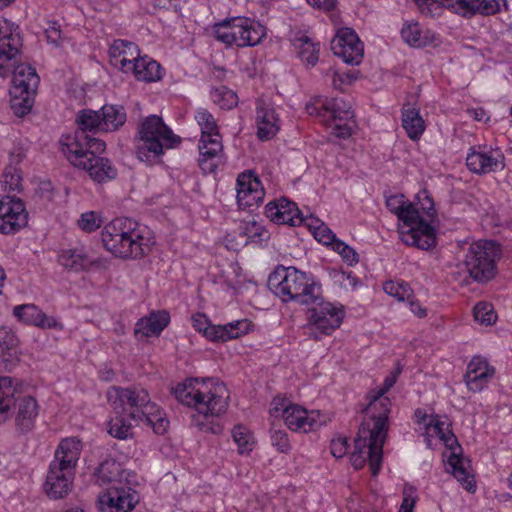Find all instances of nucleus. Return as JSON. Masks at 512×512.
I'll return each instance as SVG.
<instances>
[{
  "mask_svg": "<svg viewBox=\"0 0 512 512\" xmlns=\"http://www.w3.org/2000/svg\"><path fill=\"white\" fill-rule=\"evenodd\" d=\"M180 142L181 138L160 116L150 115L138 125L135 154L140 161L153 165L160 161L166 149L175 148Z\"/></svg>",
  "mask_w": 512,
  "mask_h": 512,
  "instance_id": "obj_8",
  "label": "nucleus"
},
{
  "mask_svg": "<svg viewBox=\"0 0 512 512\" xmlns=\"http://www.w3.org/2000/svg\"><path fill=\"white\" fill-rule=\"evenodd\" d=\"M308 325L323 335H330L338 329L344 319L342 305L326 301L320 292V299L309 304Z\"/></svg>",
  "mask_w": 512,
  "mask_h": 512,
  "instance_id": "obj_15",
  "label": "nucleus"
},
{
  "mask_svg": "<svg viewBox=\"0 0 512 512\" xmlns=\"http://www.w3.org/2000/svg\"><path fill=\"white\" fill-rule=\"evenodd\" d=\"M318 412H308L302 406L294 404L289 409H286L285 418L283 419L287 427L292 431L308 432L317 429L323 422L319 420Z\"/></svg>",
  "mask_w": 512,
  "mask_h": 512,
  "instance_id": "obj_26",
  "label": "nucleus"
},
{
  "mask_svg": "<svg viewBox=\"0 0 512 512\" xmlns=\"http://www.w3.org/2000/svg\"><path fill=\"white\" fill-rule=\"evenodd\" d=\"M385 412L378 417L370 427L369 423H362L355 438V448L350 457L355 469L364 467L369 460L371 474L378 475L381 469L383 445L386 439L388 426Z\"/></svg>",
  "mask_w": 512,
  "mask_h": 512,
  "instance_id": "obj_9",
  "label": "nucleus"
},
{
  "mask_svg": "<svg viewBox=\"0 0 512 512\" xmlns=\"http://www.w3.org/2000/svg\"><path fill=\"white\" fill-rule=\"evenodd\" d=\"M109 55L111 64L124 73L130 72L131 66L140 56L135 43L122 39L114 40L110 46Z\"/></svg>",
  "mask_w": 512,
  "mask_h": 512,
  "instance_id": "obj_25",
  "label": "nucleus"
},
{
  "mask_svg": "<svg viewBox=\"0 0 512 512\" xmlns=\"http://www.w3.org/2000/svg\"><path fill=\"white\" fill-rule=\"evenodd\" d=\"M294 45L298 48V55L307 65L314 66L319 59L320 44L315 43L307 35H300L294 39Z\"/></svg>",
  "mask_w": 512,
  "mask_h": 512,
  "instance_id": "obj_39",
  "label": "nucleus"
},
{
  "mask_svg": "<svg viewBox=\"0 0 512 512\" xmlns=\"http://www.w3.org/2000/svg\"><path fill=\"white\" fill-rule=\"evenodd\" d=\"M416 198L420 205V209L429 218V222L427 223L433 226L434 219L436 218V210L434 208L433 199L429 196L426 190L420 191Z\"/></svg>",
  "mask_w": 512,
  "mask_h": 512,
  "instance_id": "obj_50",
  "label": "nucleus"
},
{
  "mask_svg": "<svg viewBox=\"0 0 512 512\" xmlns=\"http://www.w3.org/2000/svg\"><path fill=\"white\" fill-rule=\"evenodd\" d=\"M81 450L82 443L76 437L65 438L60 442L44 483V491L49 498L61 499L70 492Z\"/></svg>",
  "mask_w": 512,
  "mask_h": 512,
  "instance_id": "obj_7",
  "label": "nucleus"
},
{
  "mask_svg": "<svg viewBox=\"0 0 512 512\" xmlns=\"http://www.w3.org/2000/svg\"><path fill=\"white\" fill-rule=\"evenodd\" d=\"M422 4H439L463 16L492 15L500 10L501 0H415Z\"/></svg>",
  "mask_w": 512,
  "mask_h": 512,
  "instance_id": "obj_20",
  "label": "nucleus"
},
{
  "mask_svg": "<svg viewBox=\"0 0 512 512\" xmlns=\"http://www.w3.org/2000/svg\"><path fill=\"white\" fill-rule=\"evenodd\" d=\"M18 29L9 20L0 19V77H5L13 67L11 108L17 116H24L33 106V95L39 84V76L29 64L16 65L15 57L22 46Z\"/></svg>",
  "mask_w": 512,
  "mask_h": 512,
  "instance_id": "obj_1",
  "label": "nucleus"
},
{
  "mask_svg": "<svg viewBox=\"0 0 512 512\" xmlns=\"http://www.w3.org/2000/svg\"><path fill=\"white\" fill-rule=\"evenodd\" d=\"M109 434L120 440L133 437L132 424L122 415H117L109 421Z\"/></svg>",
  "mask_w": 512,
  "mask_h": 512,
  "instance_id": "obj_44",
  "label": "nucleus"
},
{
  "mask_svg": "<svg viewBox=\"0 0 512 512\" xmlns=\"http://www.w3.org/2000/svg\"><path fill=\"white\" fill-rule=\"evenodd\" d=\"M386 207L402 222L398 232L403 243L421 250L437 245L435 227L420 216L419 210L403 194L389 196Z\"/></svg>",
  "mask_w": 512,
  "mask_h": 512,
  "instance_id": "obj_5",
  "label": "nucleus"
},
{
  "mask_svg": "<svg viewBox=\"0 0 512 512\" xmlns=\"http://www.w3.org/2000/svg\"><path fill=\"white\" fill-rule=\"evenodd\" d=\"M293 405L294 404L291 403L290 401H288L286 399H283V398L277 397V398L273 399L271 412L275 416L281 414L282 418L284 419L285 418L286 409H289Z\"/></svg>",
  "mask_w": 512,
  "mask_h": 512,
  "instance_id": "obj_57",
  "label": "nucleus"
},
{
  "mask_svg": "<svg viewBox=\"0 0 512 512\" xmlns=\"http://www.w3.org/2000/svg\"><path fill=\"white\" fill-rule=\"evenodd\" d=\"M138 502L136 492L126 486L113 485L98 497L100 512H131Z\"/></svg>",
  "mask_w": 512,
  "mask_h": 512,
  "instance_id": "obj_19",
  "label": "nucleus"
},
{
  "mask_svg": "<svg viewBox=\"0 0 512 512\" xmlns=\"http://www.w3.org/2000/svg\"><path fill=\"white\" fill-rule=\"evenodd\" d=\"M315 222L317 225L312 223L308 224V226L313 229V235L315 239L320 243L331 246L333 248L335 242H337L339 239L336 238V235L333 233V231L324 223H319L318 220H315Z\"/></svg>",
  "mask_w": 512,
  "mask_h": 512,
  "instance_id": "obj_47",
  "label": "nucleus"
},
{
  "mask_svg": "<svg viewBox=\"0 0 512 512\" xmlns=\"http://www.w3.org/2000/svg\"><path fill=\"white\" fill-rule=\"evenodd\" d=\"M16 388L11 377H0V423L7 420L11 407L15 404Z\"/></svg>",
  "mask_w": 512,
  "mask_h": 512,
  "instance_id": "obj_38",
  "label": "nucleus"
},
{
  "mask_svg": "<svg viewBox=\"0 0 512 512\" xmlns=\"http://www.w3.org/2000/svg\"><path fill=\"white\" fill-rule=\"evenodd\" d=\"M104 248L116 257L141 258L154 244L151 231L129 218H115L101 233Z\"/></svg>",
  "mask_w": 512,
  "mask_h": 512,
  "instance_id": "obj_3",
  "label": "nucleus"
},
{
  "mask_svg": "<svg viewBox=\"0 0 512 512\" xmlns=\"http://www.w3.org/2000/svg\"><path fill=\"white\" fill-rule=\"evenodd\" d=\"M76 123L78 125L77 131L84 133L102 131V116L101 111H94L91 109L81 110L77 114Z\"/></svg>",
  "mask_w": 512,
  "mask_h": 512,
  "instance_id": "obj_41",
  "label": "nucleus"
},
{
  "mask_svg": "<svg viewBox=\"0 0 512 512\" xmlns=\"http://www.w3.org/2000/svg\"><path fill=\"white\" fill-rule=\"evenodd\" d=\"M13 314L22 322L40 328H55L58 326V322L54 318L48 317L34 304L15 306Z\"/></svg>",
  "mask_w": 512,
  "mask_h": 512,
  "instance_id": "obj_31",
  "label": "nucleus"
},
{
  "mask_svg": "<svg viewBox=\"0 0 512 512\" xmlns=\"http://www.w3.org/2000/svg\"><path fill=\"white\" fill-rule=\"evenodd\" d=\"M268 285L283 302H294L304 306L319 300L322 291L321 284L312 274L293 266H278L270 274Z\"/></svg>",
  "mask_w": 512,
  "mask_h": 512,
  "instance_id": "obj_6",
  "label": "nucleus"
},
{
  "mask_svg": "<svg viewBox=\"0 0 512 512\" xmlns=\"http://www.w3.org/2000/svg\"><path fill=\"white\" fill-rule=\"evenodd\" d=\"M271 444L281 453H288L291 449L288 434L284 430L272 429L271 430Z\"/></svg>",
  "mask_w": 512,
  "mask_h": 512,
  "instance_id": "obj_51",
  "label": "nucleus"
},
{
  "mask_svg": "<svg viewBox=\"0 0 512 512\" xmlns=\"http://www.w3.org/2000/svg\"><path fill=\"white\" fill-rule=\"evenodd\" d=\"M82 162H84V164L74 166L86 170L89 176L98 183L112 180L117 175L116 168L107 158L90 156L89 159H85Z\"/></svg>",
  "mask_w": 512,
  "mask_h": 512,
  "instance_id": "obj_30",
  "label": "nucleus"
},
{
  "mask_svg": "<svg viewBox=\"0 0 512 512\" xmlns=\"http://www.w3.org/2000/svg\"><path fill=\"white\" fill-rule=\"evenodd\" d=\"M177 400L205 416H219L228 408L229 391L215 379L189 378L174 389Z\"/></svg>",
  "mask_w": 512,
  "mask_h": 512,
  "instance_id": "obj_4",
  "label": "nucleus"
},
{
  "mask_svg": "<svg viewBox=\"0 0 512 512\" xmlns=\"http://www.w3.org/2000/svg\"><path fill=\"white\" fill-rule=\"evenodd\" d=\"M415 506V499L409 496L404 497L400 506L399 512H413Z\"/></svg>",
  "mask_w": 512,
  "mask_h": 512,
  "instance_id": "obj_64",
  "label": "nucleus"
},
{
  "mask_svg": "<svg viewBox=\"0 0 512 512\" xmlns=\"http://www.w3.org/2000/svg\"><path fill=\"white\" fill-rule=\"evenodd\" d=\"M402 127L411 140H418L425 130V123L415 108H403Z\"/></svg>",
  "mask_w": 512,
  "mask_h": 512,
  "instance_id": "obj_37",
  "label": "nucleus"
},
{
  "mask_svg": "<svg viewBox=\"0 0 512 512\" xmlns=\"http://www.w3.org/2000/svg\"><path fill=\"white\" fill-rule=\"evenodd\" d=\"M332 86L335 89H341L344 83H351L355 78L351 74H339L331 70Z\"/></svg>",
  "mask_w": 512,
  "mask_h": 512,
  "instance_id": "obj_59",
  "label": "nucleus"
},
{
  "mask_svg": "<svg viewBox=\"0 0 512 512\" xmlns=\"http://www.w3.org/2000/svg\"><path fill=\"white\" fill-rule=\"evenodd\" d=\"M199 167L204 173H214L224 161L223 143L220 133L201 135L199 143Z\"/></svg>",
  "mask_w": 512,
  "mask_h": 512,
  "instance_id": "obj_21",
  "label": "nucleus"
},
{
  "mask_svg": "<svg viewBox=\"0 0 512 512\" xmlns=\"http://www.w3.org/2000/svg\"><path fill=\"white\" fill-rule=\"evenodd\" d=\"M309 115L320 117L325 124L334 123V134L346 139L351 136L354 111L350 102L342 97H314L305 107Z\"/></svg>",
  "mask_w": 512,
  "mask_h": 512,
  "instance_id": "obj_10",
  "label": "nucleus"
},
{
  "mask_svg": "<svg viewBox=\"0 0 512 512\" xmlns=\"http://www.w3.org/2000/svg\"><path fill=\"white\" fill-rule=\"evenodd\" d=\"M265 215L271 222L277 225L299 226L305 221L296 204L284 197L267 203Z\"/></svg>",
  "mask_w": 512,
  "mask_h": 512,
  "instance_id": "obj_22",
  "label": "nucleus"
},
{
  "mask_svg": "<svg viewBox=\"0 0 512 512\" xmlns=\"http://www.w3.org/2000/svg\"><path fill=\"white\" fill-rule=\"evenodd\" d=\"M495 369L482 357H473L468 363L464 381L472 392H480L494 376Z\"/></svg>",
  "mask_w": 512,
  "mask_h": 512,
  "instance_id": "obj_24",
  "label": "nucleus"
},
{
  "mask_svg": "<svg viewBox=\"0 0 512 512\" xmlns=\"http://www.w3.org/2000/svg\"><path fill=\"white\" fill-rule=\"evenodd\" d=\"M401 373V368H396L391 372L384 380L383 386L378 390L377 394L373 397V400L367 406V412L370 418L375 422L376 419L385 412V416L388 419L390 413L391 402L388 398L383 395L390 390L396 383L398 376Z\"/></svg>",
  "mask_w": 512,
  "mask_h": 512,
  "instance_id": "obj_28",
  "label": "nucleus"
},
{
  "mask_svg": "<svg viewBox=\"0 0 512 512\" xmlns=\"http://www.w3.org/2000/svg\"><path fill=\"white\" fill-rule=\"evenodd\" d=\"M348 440L345 437L333 439L331 442V454L335 458H342L348 450Z\"/></svg>",
  "mask_w": 512,
  "mask_h": 512,
  "instance_id": "obj_55",
  "label": "nucleus"
},
{
  "mask_svg": "<svg viewBox=\"0 0 512 512\" xmlns=\"http://www.w3.org/2000/svg\"><path fill=\"white\" fill-rule=\"evenodd\" d=\"M307 2L314 6L326 11H330L335 8L336 0H307Z\"/></svg>",
  "mask_w": 512,
  "mask_h": 512,
  "instance_id": "obj_62",
  "label": "nucleus"
},
{
  "mask_svg": "<svg viewBox=\"0 0 512 512\" xmlns=\"http://www.w3.org/2000/svg\"><path fill=\"white\" fill-rule=\"evenodd\" d=\"M239 229L240 233L245 235L251 242L262 243L270 239V232L262 224L254 220L242 223Z\"/></svg>",
  "mask_w": 512,
  "mask_h": 512,
  "instance_id": "obj_42",
  "label": "nucleus"
},
{
  "mask_svg": "<svg viewBox=\"0 0 512 512\" xmlns=\"http://www.w3.org/2000/svg\"><path fill=\"white\" fill-rule=\"evenodd\" d=\"M58 263L73 272L87 271L94 261L84 246L63 249L58 254Z\"/></svg>",
  "mask_w": 512,
  "mask_h": 512,
  "instance_id": "obj_29",
  "label": "nucleus"
},
{
  "mask_svg": "<svg viewBox=\"0 0 512 512\" xmlns=\"http://www.w3.org/2000/svg\"><path fill=\"white\" fill-rule=\"evenodd\" d=\"M192 326L198 332L204 333L210 324L209 319L205 314L196 313L191 317Z\"/></svg>",
  "mask_w": 512,
  "mask_h": 512,
  "instance_id": "obj_58",
  "label": "nucleus"
},
{
  "mask_svg": "<svg viewBox=\"0 0 512 512\" xmlns=\"http://www.w3.org/2000/svg\"><path fill=\"white\" fill-rule=\"evenodd\" d=\"M222 95L224 101V103L221 105L222 107L230 109L237 104L238 97L233 91L225 90L222 92Z\"/></svg>",
  "mask_w": 512,
  "mask_h": 512,
  "instance_id": "obj_61",
  "label": "nucleus"
},
{
  "mask_svg": "<svg viewBox=\"0 0 512 512\" xmlns=\"http://www.w3.org/2000/svg\"><path fill=\"white\" fill-rule=\"evenodd\" d=\"M473 313L475 320L481 324L490 325L496 320V314L493 311L492 305L486 302L477 303Z\"/></svg>",
  "mask_w": 512,
  "mask_h": 512,
  "instance_id": "obj_49",
  "label": "nucleus"
},
{
  "mask_svg": "<svg viewBox=\"0 0 512 512\" xmlns=\"http://www.w3.org/2000/svg\"><path fill=\"white\" fill-rule=\"evenodd\" d=\"M255 119L257 136L260 140H270L278 133L280 119L275 109L264 101L257 102Z\"/></svg>",
  "mask_w": 512,
  "mask_h": 512,
  "instance_id": "obj_27",
  "label": "nucleus"
},
{
  "mask_svg": "<svg viewBox=\"0 0 512 512\" xmlns=\"http://www.w3.org/2000/svg\"><path fill=\"white\" fill-rule=\"evenodd\" d=\"M28 223V213L19 198L0 197V233L15 234Z\"/></svg>",
  "mask_w": 512,
  "mask_h": 512,
  "instance_id": "obj_17",
  "label": "nucleus"
},
{
  "mask_svg": "<svg viewBox=\"0 0 512 512\" xmlns=\"http://www.w3.org/2000/svg\"><path fill=\"white\" fill-rule=\"evenodd\" d=\"M403 40L413 47H424L434 43L437 36L428 29H423L418 23L405 24L401 30Z\"/></svg>",
  "mask_w": 512,
  "mask_h": 512,
  "instance_id": "obj_35",
  "label": "nucleus"
},
{
  "mask_svg": "<svg viewBox=\"0 0 512 512\" xmlns=\"http://www.w3.org/2000/svg\"><path fill=\"white\" fill-rule=\"evenodd\" d=\"M61 151L72 165H81L90 156H98L105 151L104 141L94 138L83 131L73 135H63L60 139Z\"/></svg>",
  "mask_w": 512,
  "mask_h": 512,
  "instance_id": "obj_14",
  "label": "nucleus"
},
{
  "mask_svg": "<svg viewBox=\"0 0 512 512\" xmlns=\"http://www.w3.org/2000/svg\"><path fill=\"white\" fill-rule=\"evenodd\" d=\"M331 50L345 63L351 65H358L362 61L364 51L358 35L348 27L338 30L331 41Z\"/></svg>",
  "mask_w": 512,
  "mask_h": 512,
  "instance_id": "obj_18",
  "label": "nucleus"
},
{
  "mask_svg": "<svg viewBox=\"0 0 512 512\" xmlns=\"http://www.w3.org/2000/svg\"><path fill=\"white\" fill-rule=\"evenodd\" d=\"M103 223V219L100 214L94 211H88L81 214L78 220V226L81 230L87 233L96 231Z\"/></svg>",
  "mask_w": 512,
  "mask_h": 512,
  "instance_id": "obj_48",
  "label": "nucleus"
},
{
  "mask_svg": "<svg viewBox=\"0 0 512 512\" xmlns=\"http://www.w3.org/2000/svg\"><path fill=\"white\" fill-rule=\"evenodd\" d=\"M45 37L48 43L58 46L61 40V30L57 23H52L45 29Z\"/></svg>",
  "mask_w": 512,
  "mask_h": 512,
  "instance_id": "obj_56",
  "label": "nucleus"
},
{
  "mask_svg": "<svg viewBox=\"0 0 512 512\" xmlns=\"http://www.w3.org/2000/svg\"><path fill=\"white\" fill-rule=\"evenodd\" d=\"M100 111L104 132L116 131L126 122V111L121 105H104Z\"/></svg>",
  "mask_w": 512,
  "mask_h": 512,
  "instance_id": "obj_36",
  "label": "nucleus"
},
{
  "mask_svg": "<svg viewBox=\"0 0 512 512\" xmlns=\"http://www.w3.org/2000/svg\"><path fill=\"white\" fill-rule=\"evenodd\" d=\"M383 289L398 301H407L412 298V290L405 282L387 281L384 283Z\"/></svg>",
  "mask_w": 512,
  "mask_h": 512,
  "instance_id": "obj_45",
  "label": "nucleus"
},
{
  "mask_svg": "<svg viewBox=\"0 0 512 512\" xmlns=\"http://www.w3.org/2000/svg\"><path fill=\"white\" fill-rule=\"evenodd\" d=\"M332 249L340 254L343 261H345L348 265H354L359 261L357 252L341 240L335 242Z\"/></svg>",
  "mask_w": 512,
  "mask_h": 512,
  "instance_id": "obj_52",
  "label": "nucleus"
},
{
  "mask_svg": "<svg viewBox=\"0 0 512 512\" xmlns=\"http://www.w3.org/2000/svg\"><path fill=\"white\" fill-rule=\"evenodd\" d=\"M130 72L138 81L155 82L162 78V67L148 56H139L131 66Z\"/></svg>",
  "mask_w": 512,
  "mask_h": 512,
  "instance_id": "obj_34",
  "label": "nucleus"
},
{
  "mask_svg": "<svg viewBox=\"0 0 512 512\" xmlns=\"http://www.w3.org/2000/svg\"><path fill=\"white\" fill-rule=\"evenodd\" d=\"M107 399L117 414H125L135 423L151 427L158 435L166 432L169 422L144 388L114 386L107 391Z\"/></svg>",
  "mask_w": 512,
  "mask_h": 512,
  "instance_id": "obj_2",
  "label": "nucleus"
},
{
  "mask_svg": "<svg viewBox=\"0 0 512 512\" xmlns=\"http://www.w3.org/2000/svg\"><path fill=\"white\" fill-rule=\"evenodd\" d=\"M339 282L344 288L347 289L356 287L358 280L351 273L341 272Z\"/></svg>",
  "mask_w": 512,
  "mask_h": 512,
  "instance_id": "obj_60",
  "label": "nucleus"
},
{
  "mask_svg": "<svg viewBox=\"0 0 512 512\" xmlns=\"http://www.w3.org/2000/svg\"><path fill=\"white\" fill-rule=\"evenodd\" d=\"M250 323L248 320H238L235 322H230L226 325H223L225 328V332L230 339L238 338L243 334H246L249 330Z\"/></svg>",
  "mask_w": 512,
  "mask_h": 512,
  "instance_id": "obj_53",
  "label": "nucleus"
},
{
  "mask_svg": "<svg viewBox=\"0 0 512 512\" xmlns=\"http://www.w3.org/2000/svg\"><path fill=\"white\" fill-rule=\"evenodd\" d=\"M195 120L201 129V135L219 133L214 116L206 109H199L195 114Z\"/></svg>",
  "mask_w": 512,
  "mask_h": 512,
  "instance_id": "obj_46",
  "label": "nucleus"
},
{
  "mask_svg": "<svg viewBox=\"0 0 512 512\" xmlns=\"http://www.w3.org/2000/svg\"><path fill=\"white\" fill-rule=\"evenodd\" d=\"M213 31L215 38L226 46H255L265 36L263 26L245 17H235L217 23Z\"/></svg>",
  "mask_w": 512,
  "mask_h": 512,
  "instance_id": "obj_12",
  "label": "nucleus"
},
{
  "mask_svg": "<svg viewBox=\"0 0 512 512\" xmlns=\"http://www.w3.org/2000/svg\"><path fill=\"white\" fill-rule=\"evenodd\" d=\"M501 257V248L492 240H479L470 244L464 259V266L469 276L479 283L491 280Z\"/></svg>",
  "mask_w": 512,
  "mask_h": 512,
  "instance_id": "obj_11",
  "label": "nucleus"
},
{
  "mask_svg": "<svg viewBox=\"0 0 512 512\" xmlns=\"http://www.w3.org/2000/svg\"><path fill=\"white\" fill-rule=\"evenodd\" d=\"M409 302V307L411 312H413L418 317H424L426 316V309L421 306V304L418 301H414L410 298V300H407Z\"/></svg>",
  "mask_w": 512,
  "mask_h": 512,
  "instance_id": "obj_63",
  "label": "nucleus"
},
{
  "mask_svg": "<svg viewBox=\"0 0 512 512\" xmlns=\"http://www.w3.org/2000/svg\"><path fill=\"white\" fill-rule=\"evenodd\" d=\"M38 415V404L33 397H24L18 404L15 418L16 428L21 433L29 432L35 423Z\"/></svg>",
  "mask_w": 512,
  "mask_h": 512,
  "instance_id": "obj_33",
  "label": "nucleus"
},
{
  "mask_svg": "<svg viewBox=\"0 0 512 512\" xmlns=\"http://www.w3.org/2000/svg\"><path fill=\"white\" fill-rule=\"evenodd\" d=\"M225 328L223 325H211L207 327L203 335L209 339L210 341H221L226 342L229 340V336H227Z\"/></svg>",
  "mask_w": 512,
  "mask_h": 512,
  "instance_id": "obj_54",
  "label": "nucleus"
},
{
  "mask_svg": "<svg viewBox=\"0 0 512 512\" xmlns=\"http://www.w3.org/2000/svg\"><path fill=\"white\" fill-rule=\"evenodd\" d=\"M232 437L241 455L249 454L254 447V438L246 426L236 425L232 430Z\"/></svg>",
  "mask_w": 512,
  "mask_h": 512,
  "instance_id": "obj_43",
  "label": "nucleus"
},
{
  "mask_svg": "<svg viewBox=\"0 0 512 512\" xmlns=\"http://www.w3.org/2000/svg\"><path fill=\"white\" fill-rule=\"evenodd\" d=\"M170 315L167 311L161 310L152 312L148 317L141 318L135 326V334L141 337L159 336L168 326Z\"/></svg>",
  "mask_w": 512,
  "mask_h": 512,
  "instance_id": "obj_32",
  "label": "nucleus"
},
{
  "mask_svg": "<svg viewBox=\"0 0 512 512\" xmlns=\"http://www.w3.org/2000/svg\"><path fill=\"white\" fill-rule=\"evenodd\" d=\"M236 198L240 208H250L264 198L261 181L253 172L241 173L236 182Z\"/></svg>",
  "mask_w": 512,
  "mask_h": 512,
  "instance_id": "obj_23",
  "label": "nucleus"
},
{
  "mask_svg": "<svg viewBox=\"0 0 512 512\" xmlns=\"http://www.w3.org/2000/svg\"><path fill=\"white\" fill-rule=\"evenodd\" d=\"M429 426L451 451L445 464L446 471L451 473L465 490L468 492H474L476 485L474 476L470 472V461L457 452V450H460V446L456 437L447 429V427H444V422L436 421L433 425L432 423H429Z\"/></svg>",
  "mask_w": 512,
  "mask_h": 512,
  "instance_id": "obj_13",
  "label": "nucleus"
},
{
  "mask_svg": "<svg viewBox=\"0 0 512 512\" xmlns=\"http://www.w3.org/2000/svg\"><path fill=\"white\" fill-rule=\"evenodd\" d=\"M466 165L476 174L502 171L505 168V157L499 148L474 146L466 157Z\"/></svg>",
  "mask_w": 512,
  "mask_h": 512,
  "instance_id": "obj_16",
  "label": "nucleus"
},
{
  "mask_svg": "<svg viewBox=\"0 0 512 512\" xmlns=\"http://www.w3.org/2000/svg\"><path fill=\"white\" fill-rule=\"evenodd\" d=\"M119 472L120 465L118 463L114 460H105L99 465L94 473L95 481L101 486H122L121 481L118 479Z\"/></svg>",
  "mask_w": 512,
  "mask_h": 512,
  "instance_id": "obj_40",
  "label": "nucleus"
}]
</instances>
